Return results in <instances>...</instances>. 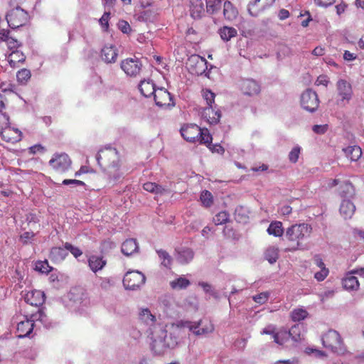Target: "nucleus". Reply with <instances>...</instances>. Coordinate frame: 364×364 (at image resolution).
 Segmentation results:
<instances>
[{
  "label": "nucleus",
  "mask_w": 364,
  "mask_h": 364,
  "mask_svg": "<svg viewBox=\"0 0 364 364\" xmlns=\"http://www.w3.org/2000/svg\"><path fill=\"white\" fill-rule=\"evenodd\" d=\"M45 148L41 144H35L29 148V153L36 154V153H43Z\"/></svg>",
  "instance_id": "62"
},
{
  "label": "nucleus",
  "mask_w": 364,
  "mask_h": 364,
  "mask_svg": "<svg viewBox=\"0 0 364 364\" xmlns=\"http://www.w3.org/2000/svg\"><path fill=\"white\" fill-rule=\"evenodd\" d=\"M289 338L294 342L301 341V328L299 325H294L289 330H287Z\"/></svg>",
  "instance_id": "45"
},
{
  "label": "nucleus",
  "mask_w": 364,
  "mask_h": 364,
  "mask_svg": "<svg viewBox=\"0 0 364 364\" xmlns=\"http://www.w3.org/2000/svg\"><path fill=\"white\" fill-rule=\"evenodd\" d=\"M200 201L205 208L210 207L213 203V197L212 193L208 191H204L200 194Z\"/></svg>",
  "instance_id": "46"
},
{
  "label": "nucleus",
  "mask_w": 364,
  "mask_h": 364,
  "mask_svg": "<svg viewBox=\"0 0 364 364\" xmlns=\"http://www.w3.org/2000/svg\"><path fill=\"white\" fill-rule=\"evenodd\" d=\"M154 99L156 105L160 107L174 106L171 93L165 88H157L154 94Z\"/></svg>",
  "instance_id": "14"
},
{
  "label": "nucleus",
  "mask_w": 364,
  "mask_h": 364,
  "mask_svg": "<svg viewBox=\"0 0 364 364\" xmlns=\"http://www.w3.org/2000/svg\"><path fill=\"white\" fill-rule=\"evenodd\" d=\"M230 215L227 211H220L213 218V223L215 225H220L226 223L229 220Z\"/></svg>",
  "instance_id": "47"
},
{
  "label": "nucleus",
  "mask_w": 364,
  "mask_h": 364,
  "mask_svg": "<svg viewBox=\"0 0 364 364\" xmlns=\"http://www.w3.org/2000/svg\"><path fill=\"white\" fill-rule=\"evenodd\" d=\"M146 281L144 274L139 271L127 272L123 278V284L127 289L136 290L140 288Z\"/></svg>",
  "instance_id": "9"
},
{
  "label": "nucleus",
  "mask_w": 364,
  "mask_h": 364,
  "mask_svg": "<svg viewBox=\"0 0 364 364\" xmlns=\"http://www.w3.org/2000/svg\"><path fill=\"white\" fill-rule=\"evenodd\" d=\"M198 323L202 324L201 321H199ZM200 326L201 325H200L198 327H200ZM213 331H214V326H213V324L210 321H208L206 324H205L200 328H198L196 329H194L192 331L196 335H203V334H207V333H212Z\"/></svg>",
  "instance_id": "43"
},
{
  "label": "nucleus",
  "mask_w": 364,
  "mask_h": 364,
  "mask_svg": "<svg viewBox=\"0 0 364 364\" xmlns=\"http://www.w3.org/2000/svg\"><path fill=\"white\" fill-rule=\"evenodd\" d=\"M31 76V71L26 68L18 70L16 73L17 80L21 84L27 82L30 80Z\"/></svg>",
  "instance_id": "48"
},
{
  "label": "nucleus",
  "mask_w": 364,
  "mask_h": 364,
  "mask_svg": "<svg viewBox=\"0 0 364 364\" xmlns=\"http://www.w3.org/2000/svg\"><path fill=\"white\" fill-rule=\"evenodd\" d=\"M329 270L328 268H322L321 270L314 274L315 279L318 282L323 281L328 275Z\"/></svg>",
  "instance_id": "58"
},
{
  "label": "nucleus",
  "mask_w": 364,
  "mask_h": 364,
  "mask_svg": "<svg viewBox=\"0 0 364 364\" xmlns=\"http://www.w3.org/2000/svg\"><path fill=\"white\" fill-rule=\"evenodd\" d=\"M139 319L148 325L153 326L156 322V317L148 308L141 309L139 314Z\"/></svg>",
  "instance_id": "34"
},
{
  "label": "nucleus",
  "mask_w": 364,
  "mask_h": 364,
  "mask_svg": "<svg viewBox=\"0 0 364 364\" xmlns=\"http://www.w3.org/2000/svg\"><path fill=\"white\" fill-rule=\"evenodd\" d=\"M72 164V161L69 156L65 153H56L49 161V165L58 173H65L68 171Z\"/></svg>",
  "instance_id": "8"
},
{
  "label": "nucleus",
  "mask_w": 364,
  "mask_h": 364,
  "mask_svg": "<svg viewBox=\"0 0 364 364\" xmlns=\"http://www.w3.org/2000/svg\"><path fill=\"white\" fill-rule=\"evenodd\" d=\"M51 256L55 259H64L67 253L65 250L60 247H53L50 251Z\"/></svg>",
  "instance_id": "53"
},
{
  "label": "nucleus",
  "mask_w": 364,
  "mask_h": 364,
  "mask_svg": "<svg viewBox=\"0 0 364 364\" xmlns=\"http://www.w3.org/2000/svg\"><path fill=\"white\" fill-rule=\"evenodd\" d=\"M9 117L5 113L0 111V129L2 130L6 126H9Z\"/></svg>",
  "instance_id": "61"
},
{
  "label": "nucleus",
  "mask_w": 364,
  "mask_h": 364,
  "mask_svg": "<svg viewBox=\"0 0 364 364\" xmlns=\"http://www.w3.org/2000/svg\"><path fill=\"white\" fill-rule=\"evenodd\" d=\"M212 136L209 133V131L207 129H201L199 137L197 139V141H199L200 144H204L207 146H209L212 142Z\"/></svg>",
  "instance_id": "44"
},
{
  "label": "nucleus",
  "mask_w": 364,
  "mask_h": 364,
  "mask_svg": "<svg viewBox=\"0 0 364 364\" xmlns=\"http://www.w3.org/2000/svg\"><path fill=\"white\" fill-rule=\"evenodd\" d=\"M261 334L272 336L274 342L280 346L285 344L289 340L287 328L282 327L276 331V327L271 324L263 328Z\"/></svg>",
  "instance_id": "12"
},
{
  "label": "nucleus",
  "mask_w": 364,
  "mask_h": 364,
  "mask_svg": "<svg viewBox=\"0 0 364 364\" xmlns=\"http://www.w3.org/2000/svg\"><path fill=\"white\" fill-rule=\"evenodd\" d=\"M275 0H251L248 4V11L252 16L258 14L271 6Z\"/></svg>",
  "instance_id": "19"
},
{
  "label": "nucleus",
  "mask_w": 364,
  "mask_h": 364,
  "mask_svg": "<svg viewBox=\"0 0 364 364\" xmlns=\"http://www.w3.org/2000/svg\"><path fill=\"white\" fill-rule=\"evenodd\" d=\"M156 252L161 260V265L164 266L167 269H171L172 265V257L171 255L164 250H159Z\"/></svg>",
  "instance_id": "41"
},
{
  "label": "nucleus",
  "mask_w": 364,
  "mask_h": 364,
  "mask_svg": "<svg viewBox=\"0 0 364 364\" xmlns=\"http://www.w3.org/2000/svg\"><path fill=\"white\" fill-rule=\"evenodd\" d=\"M168 348V346L165 345L164 338L163 340H154L151 343V350L156 355H162L164 353L165 350Z\"/></svg>",
  "instance_id": "40"
},
{
  "label": "nucleus",
  "mask_w": 364,
  "mask_h": 364,
  "mask_svg": "<svg viewBox=\"0 0 364 364\" xmlns=\"http://www.w3.org/2000/svg\"><path fill=\"white\" fill-rule=\"evenodd\" d=\"M202 95L206 102L207 107L213 106L215 97V93L208 89H204L202 90Z\"/></svg>",
  "instance_id": "49"
},
{
  "label": "nucleus",
  "mask_w": 364,
  "mask_h": 364,
  "mask_svg": "<svg viewBox=\"0 0 364 364\" xmlns=\"http://www.w3.org/2000/svg\"><path fill=\"white\" fill-rule=\"evenodd\" d=\"M8 25L13 29L25 26L30 16L26 11L21 7H16L9 11L6 16Z\"/></svg>",
  "instance_id": "6"
},
{
  "label": "nucleus",
  "mask_w": 364,
  "mask_h": 364,
  "mask_svg": "<svg viewBox=\"0 0 364 364\" xmlns=\"http://www.w3.org/2000/svg\"><path fill=\"white\" fill-rule=\"evenodd\" d=\"M343 286L347 290H357L359 288L360 284L358 278L353 276L351 272L347 274L343 279Z\"/></svg>",
  "instance_id": "30"
},
{
  "label": "nucleus",
  "mask_w": 364,
  "mask_h": 364,
  "mask_svg": "<svg viewBox=\"0 0 364 364\" xmlns=\"http://www.w3.org/2000/svg\"><path fill=\"white\" fill-rule=\"evenodd\" d=\"M35 269L36 270L45 274H48L52 270V267L49 265L47 260L37 262Z\"/></svg>",
  "instance_id": "50"
},
{
  "label": "nucleus",
  "mask_w": 364,
  "mask_h": 364,
  "mask_svg": "<svg viewBox=\"0 0 364 364\" xmlns=\"http://www.w3.org/2000/svg\"><path fill=\"white\" fill-rule=\"evenodd\" d=\"M118 27L119 30L124 33H129L132 31L129 23L124 20L119 21Z\"/></svg>",
  "instance_id": "59"
},
{
  "label": "nucleus",
  "mask_w": 364,
  "mask_h": 364,
  "mask_svg": "<svg viewBox=\"0 0 364 364\" xmlns=\"http://www.w3.org/2000/svg\"><path fill=\"white\" fill-rule=\"evenodd\" d=\"M309 316L308 311L301 307L294 309L290 313L291 321L296 322L304 320Z\"/></svg>",
  "instance_id": "35"
},
{
  "label": "nucleus",
  "mask_w": 364,
  "mask_h": 364,
  "mask_svg": "<svg viewBox=\"0 0 364 364\" xmlns=\"http://www.w3.org/2000/svg\"><path fill=\"white\" fill-rule=\"evenodd\" d=\"M189 11L191 16L193 19H200L205 14V9L203 1L190 0Z\"/></svg>",
  "instance_id": "20"
},
{
  "label": "nucleus",
  "mask_w": 364,
  "mask_h": 364,
  "mask_svg": "<svg viewBox=\"0 0 364 364\" xmlns=\"http://www.w3.org/2000/svg\"><path fill=\"white\" fill-rule=\"evenodd\" d=\"M269 295L270 294L269 291H263L257 295L253 296L252 299L254 300L255 302L261 305L265 304L268 301Z\"/></svg>",
  "instance_id": "52"
},
{
  "label": "nucleus",
  "mask_w": 364,
  "mask_h": 364,
  "mask_svg": "<svg viewBox=\"0 0 364 364\" xmlns=\"http://www.w3.org/2000/svg\"><path fill=\"white\" fill-rule=\"evenodd\" d=\"M186 66L191 74L201 75L207 70V60L198 55H192L188 58Z\"/></svg>",
  "instance_id": "11"
},
{
  "label": "nucleus",
  "mask_w": 364,
  "mask_h": 364,
  "mask_svg": "<svg viewBox=\"0 0 364 364\" xmlns=\"http://www.w3.org/2000/svg\"><path fill=\"white\" fill-rule=\"evenodd\" d=\"M264 257L270 264L275 263L279 258V249L276 247H269L265 250Z\"/></svg>",
  "instance_id": "37"
},
{
  "label": "nucleus",
  "mask_w": 364,
  "mask_h": 364,
  "mask_svg": "<svg viewBox=\"0 0 364 364\" xmlns=\"http://www.w3.org/2000/svg\"><path fill=\"white\" fill-rule=\"evenodd\" d=\"M202 116L210 124H217L220 121L221 113L219 110H215L213 106L206 107L202 112Z\"/></svg>",
  "instance_id": "23"
},
{
  "label": "nucleus",
  "mask_w": 364,
  "mask_h": 364,
  "mask_svg": "<svg viewBox=\"0 0 364 364\" xmlns=\"http://www.w3.org/2000/svg\"><path fill=\"white\" fill-rule=\"evenodd\" d=\"M63 185L73 184L75 186H85V183L83 181L77 180V179H65L63 181Z\"/></svg>",
  "instance_id": "63"
},
{
  "label": "nucleus",
  "mask_w": 364,
  "mask_h": 364,
  "mask_svg": "<svg viewBox=\"0 0 364 364\" xmlns=\"http://www.w3.org/2000/svg\"><path fill=\"white\" fill-rule=\"evenodd\" d=\"M1 136L4 141L14 144L21 141L22 137L21 132L16 128L11 127V126H6L1 130Z\"/></svg>",
  "instance_id": "17"
},
{
  "label": "nucleus",
  "mask_w": 364,
  "mask_h": 364,
  "mask_svg": "<svg viewBox=\"0 0 364 364\" xmlns=\"http://www.w3.org/2000/svg\"><path fill=\"white\" fill-rule=\"evenodd\" d=\"M237 15L238 11L233 4L229 1H225L223 5V16L228 21H233L237 18Z\"/></svg>",
  "instance_id": "29"
},
{
  "label": "nucleus",
  "mask_w": 364,
  "mask_h": 364,
  "mask_svg": "<svg viewBox=\"0 0 364 364\" xmlns=\"http://www.w3.org/2000/svg\"><path fill=\"white\" fill-rule=\"evenodd\" d=\"M267 232L274 237H281L284 233L282 223L280 221H274L270 223L267 228Z\"/></svg>",
  "instance_id": "36"
},
{
  "label": "nucleus",
  "mask_w": 364,
  "mask_h": 364,
  "mask_svg": "<svg viewBox=\"0 0 364 364\" xmlns=\"http://www.w3.org/2000/svg\"><path fill=\"white\" fill-rule=\"evenodd\" d=\"M321 340L323 347L333 353H339L345 350L343 339L335 330H328L323 335Z\"/></svg>",
  "instance_id": "5"
},
{
  "label": "nucleus",
  "mask_w": 364,
  "mask_h": 364,
  "mask_svg": "<svg viewBox=\"0 0 364 364\" xmlns=\"http://www.w3.org/2000/svg\"><path fill=\"white\" fill-rule=\"evenodd\" d=\"M46 318L41 309H38L36 313L31 314L29 316H26V320L18 323L16 329V336L18 338H25L28 336L33 330L34 322L40 321L43 323Z\"/></svg>",
  "instance_id": "3"
},
{
  "label": "nucleus",
  "mask_w": 364,
  "mask_h": 364,
  "mask_svg": "<svg viewBox=\"0 0 364 364\" xmlns=\"http://www.w3.org/2000/svg\"><path fill=\"white\" fill-rule=\"evenodd\" d=\"M96 159L100 166L104 169L120 166L119 153L115 148L106 147L100 150Z\"/></svg>",
  "instance_id": "4"
},
{
  "label": "nucleus",
  "mask_w": 364,
  "mask_h": 364,
  "mask_svg": "<svg viewBox=\"0 0 364 364\" xmlns=\"http://www.w3.org/2000/svg\"><path fill=\"white\" fill-rule=\"evenodd\" d=\"M24 300L31 306L39 307L45 302L46 295L42 291L31 290L25 294Z\"/></svg>",
  "instance_id": "18"
},
{
  "label": "nucleus",
  "mask_w": 364,
  "mask_h": 364,
  "mask_svg": "<svg viewBox=\"0 0 364 364\" xmlns=\"http://www.w3.org/2000/svg\"><path fill=\"white\" fill-rule=\"evenodd\" d=\"M218 33L222 40L229 41L237 35V31L233 27L223 26L219 29Z\"/></svg>",
  "instance_id": "33"
},
{
  "label": "nucleus",
  "mask_w": 364,
  "mask_h": 364,
  "mask_svg": "<svg viewBox=\"0 0 364 364\" xmlns=\"http://www.w3.org/2000/svg\"><path fill=\"white\" fill-rule=\"evenodd\" d=\"M240 87V90L245 95L250 97L259 95L261 91L259 84L253 79L242 80Z\"/></svg>",
  "instance_id": "16"
},
{
  "label": "nucleus",
  "mask_w": 364,
  "mask_h": 364,
  "mask_svg": "<svg viewBox=\"0 0 364 364\" xmlns=\"http://www.w3.org/2000/svg\"><path fill=\"white\" fill-rule=\"evenodd\" d=\"M120 67L127 75L136 77L139 74L142 68V64L136 57L128 58L121 62Z\"/></svg>",
  "instance_id": "13"
},
{
  "label": "nucleus",
  "mask_w": 364,
  "mask_h": 364,
  "mask_svg": "<svg viewBox=\"0 0 364 364\" xmlns=\"http://www.w3.org/2000/svg\"><path fill=\"white\" fill-rule=\"evenodd\" d=\"M191 282L188 279L180 277L170 282V286L173 289H186Z\"/></svg>",
  "instance_id": "39"
},
{
  "label": "nucleus",
  "mask_w": 364,
  "mask_h": 364,
  "mask_svg": "<svg viewBox=\"0 0 364 364\" xmlns=\"http://www.w3.org/2000/svg\"><path fill=\"white\" fill-rule=\"evenodd\" d=\"M180 132L186 141L196 142L199 137L200 127L195 124H188L181 128Z\"/></svg>",
  "instance_id": "15"
},
{
  "label": "nucleus",
  "mask_w": 364,
  "mask_h": 364,
  "mask_svg": "<svg viewBox=\"0 0 364 364\" xmlns=\"http://www.w3.org/2000/svg\"><path fill=\"white\" fill-rule=\"evenodd\" d=\"M35 237V234L33 232H24L20 235V241L23 245H27L31 242Z\"/></svg>",
  "instance_id": "56"
},
{
  "label": "nucleus",
  "mask_w": 364,
  "mask_h": 364,
  "mask_svg": "<svg viewBox=\"0 0 364 364\" xmlns=\"http://www.w3.org/2000/svg\"><path fill=\"white\" fill-rule=\"evenodd\" d=\"M328 82H329L328 77L325 75H321L317 77V79L315 82V85L317 86L323 85L325 87H327L328 85Z\"/></svg>",
  "instance_id": "60"
},
{
  "label": "nucleus",
  "mask_w": 364,
  "mask_h": 364,
  "mask_svg": "<svg viewBox=\"0 0 364 364\" xmlns=\"http://www.w3.org/2000/svg\"><path fill=\"white\" fill-rule=\"evenodd\" d=\"M139 246L135 239H127L122 245V252L129 256L138 252Z\"/></svg>",
  "instance_id": "25"
},
{
  "label": "nucleus",
  "mask_w": 364,
  "mask_h": 364,
  "mask_svg": "<svg viewBox=\"0 0 364 364\" xmlns=\"http://www.w3.org/2000/svg\"><path fill=\"white\" fill-rule=\"evenodd\" d=\"M343 151L350 161H357L362 156V150L357 145L347 146L343 149Z\"/></svg>",
  "instance_id": "24"
},
{
  "label": "nucleus",
  "mask_w": 364,
  "mask_h": 364,
  "mask_svg": "<svg viewBox=\"0 0 364 364\" xmlns=\"http://www.w3.org/2000/svg\"><path fill=\"white\" fill-rule=\"evenodd\" d=\"M312 130L319 134H324L327 130V125H314L312 128Z\"/></svg>",
  "instance_id": "64"
},
{
  "label": "nucleus",
  "mask_w": 364,
  "mask_h": 364,
  "mask_svg": "<svg viewBox=\"0 0 364 364\" xmlns=\"http://www.w3.org/2000/svg\"><path fill=\"white\" fill-rule=\"evenodd\" d=\"M312 232V228L306 223L295 224L288 228L284 235V240L289 244V251L302 249L304 241Z\"/></svg>",
  "instance_id": "2"
},
{
  "label": "nucleus",
  "mask_w": 364,
  "mask_h": 364,
  "mask_svg": "<svg viewBox=\"0 0 364 364\" xmlns=\"http://www.w3.org/2000/svg\"><path fill=\"white\" fill-rule=\"evenodd\" d=\"M117 56V49L112 45H106L101 50V58L107 63H114Z\"/></svg>",
  "instance_id": "22"
},
{
  "label": "nucleus",
  "mask_w": 364,
  "mask_h": 364,
  "mask_svg": "<svg viewBox=\"0 0 364 364\" xmlns=\"http://www.w3.org/2000/svg\"><path fill=\"white\" fill-rule=\"evenodd\" d=\"M200 323L179 320L175 323L166 325V334L164 337L165 345L168 348H176L185 336V330L193 331L198 328Z\"/></svg>",
  "instance_id": "1"
},
{
  "label": "nucleus",
  "mask_w": 364,
  "mask_h": 364,
  "mask_svg": "<svg viewBox=\"0 0 364 364\" xmlns=\"http://www.w3.org/2000/svg\"><path fill=\"white\" fill-rule=\"evenodd\" d=\"M221 0H205L206 11L210 14L217 12L221 7Z\"/></svg>",
  "instance_id": "42"
},
{
  "label": "nucleus",
  "mask_w": 364,
  "mask_h": 364,
  "mask_svg": "<svg viewBox=\"0 0 364 364\" xmlns=\"http://www.w3.org/2000/svg\"><path fill=\"white\" fill-rule=\"evenodd\" d=\"M110 18V13L105 12L102 17L100 18L99 21L102 27L104 28L105 31H108L109 28V20Z\"/></svg>",
  "instance_id": "57"
},
{
  "label": "nucleus",
  "mask_w": 364,
  "mask_h": 364,
  "mask_svg": "<svg viewBox=\"0 0 364 364\" xmlns=\"http://www.w3.org/2000/svg\"><path fill=\"white\" fill-rule=\"evenodd\" d=\"M355 207L349 200H343L340 206V213L345 219L350 218L354 214Z\"/></svg>",
  "instance_id": "26"
},
{
  "label": "nucleus",
  "mask_w": 364,
  "mask_h": 364,
  "mask_svg": "<svg viewBox=\"0 0 364 364\" xmlns=\"http://www.w3.org/2000/svg\"><path fill=\"white\" fill-rule=\"evenodd\" d=\"M194 257V252L190 248H185L178 251L176 260L181 264L189 263Z\"/></svg>",
  "instance_id": "28"
},
{
  "label": "nucleus",
  "mask_w": 364,
  "mask_h": 364,
  "mask_svg": "<svg viewBox=\"0 0 364 364\" xmlns=\"http://www.w3.org/2000/svg\"><path fill=\"white\" fill-rule=\"evenodd\" d=\"M319 102L317 93L311 89H307L301 94V107L308 112H315L319 106Z\"/></svg>",
  "instance_id": "10"
},
{
  "label": "nucleus",
  "mask_w": 364,
  "mask_h": 364,
  "mask_svg": "<svg viewBox=\"0 0 364 364\" xmlns=\"http://www.w3.org/2000/svg\"><path fill=\"white\" fill-rule=\"evenodd\" d=\"M336 91L338 106L344 107L349 103L353 97V92L351 84L346 80L340 79L336 82Z\"/></svg>",
  "instance_id": "7"
},
{
  "label": "nucleus",
  "mask_w": 364,
  "mask_h": 364,
  "mask_svg": "<svg viewBox=\"0 0 364 364\" xmlns=\"http://www.w3.org/2000/svg\"><path fill=\"white\" fill-rule=\"evenodd\" d=\"M301 148L299 146H295L289 154V159L291 163H296L299 159L300 154Z\"/></svg>",
  "instance_id": "55"
},
{
  "label": "nucleus",
  "mask_w": 364,
  "mask_h": 364,
  "mask_svg": "<svg viewBox=\"0 0 364 364\" xmlns=\"http://www.w3.org/2000/svg\"><path fill=\"white\" fill-rule=\"evenodd\" d=\"M64 247L66 250H68L70 252V253L75 257L77 258L78 257L81 256L82 255V250L77 247L73 246L72 244L69 242H65Z\"/></svg>",
  "instance_id": "54"
},
{
  "label": "nucleus",
  "mask_w": 364,
  "mask_h": 364,
  "mask_svg": "<svg viewBox=\"0 0 364 364\" xmlns=\"http://www.w3.org/2000/svg\"><path fill=\"white\" fill-rule=\"evenodd\" d=\"M2 39L0 42H6L8 48L13 50H18L20 46V43L15 38L10 36V31L7 30L1 36Z\"/></svg>",
  "instance_id": "32"
},
{
  "label": "nucleus",
  "mask_w": 364,
  "mask_h": 364,
  "mask_svg": "<svg viewBox=\"0 0 364 364\" xmlns=\"http://www.w3.org/2000/svg\"><path fill=\"white\" fill-rule=\"evenodd\" d=\"M109 180L110 182L115 183L122 176V173L119 171V167L108 169Z\"/></svg>",
  "instance_id": "51"
},
{
  "label": "nucleus",
  "mask_w": 364,
  "mask_h": 364,
  "mask_svg": "<svg viewBox=\"0 0 364 364\" xmlns=\"http://www.w3.org/2000/svg\"><path fill=\"white\" fill-rule=\"evenodd\" d=\"M139 89L141 95L146 97L154 95L156 88L154 84L150 80H141L139 85Z\"/></svg>",
  "instance_id": "27"
},
{
  "label": "nucleus",
  "mask_w": 364,
  "mask_h": 364,
  "mask_svg": "<svg viewBox=\"0 0 364 364\" xmlns=\"http://www.w3.org/2000/svg\"><path fill=\"white\" fill-rule=\"evenodd\" d=\"M88 266L90 269L96 273L102 270L107 264V260L103 256L92 255L87 259Z\"/></svg>",
  "instance_id": "21"
},
{
  "label": "nucleus",
  "mask_w": 364,
  "mask_h": 364,
  "mask_svg": "<svg viewBox=\"0 0 364 364\" xmlns=\"http://www.w3.org/2000/svg\"><path fill=\"white\" fill-rule=\"evenodd\" d=\"M143 188L145 191L156 194H163L166 192V189L164 188L153 182H146L144 183Z\"/></svg>",
  "instance_id": "38"
},
{
  "label": "nucleus",
  "mask_w": 364,
  "mask_h": 364,
  "mask_svg": "<svg viewBox=\"0 0 364 364\" xmlns=\"http://www.w3.org/2000/svg\"><path fill=\"white\" fill-rule=\"evenodd\" d=\"M25 59L23 53L18 50L11 51L8 56V62L12 68L17 67L18 63L24 62Z\"/></svg>",
  "instance_id": "31"
}]
</instances>
